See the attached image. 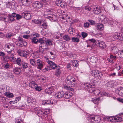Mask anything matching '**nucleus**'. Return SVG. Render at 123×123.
I'll return each mask as SVG.
<instances>
[{
	"mask_svg": "<svg viewBox=\"0 0 123 123\" xmlns=\"http://www.w3.org/2000/svg\"><path fill=\"white\" fill-rule=\"evenodd\" d=\"M65 82L71 87H74L76 85V82L75 79L70 76L67 77Z\"/></svg>",
	"mask_w": 123,
	"mask_h": 123,
	"instance_id": "1",
	"label": "nucleus"
},
{
	"mask_svg": "<svg viewBox=\"0 0 123 123\" xmlns=\"http://www.w3.org/2000/svg\"><path fill=\"white\" fill-rule=\"evenodd\" d=\"M123 116V113L119 114V116ZM122 118L118 115L116 117L111 116L108 118V120L112 122H118L122 121Z\"/></svg>",
	"mask_w": 123,
	"mask_h": 123,
	"instance_id": "2",
	"label": "nucleus"
},
{
	"mask_svg": "<svg viewBox=\"0 0 123 123\" xmlns=\"http://www.w3.org/2000/svg\"><path fill=\"white\" fill-rule=\"evenodd\" d=\"M90 118V121L94 123H99L101 121L100 118L99 116L91 115Z\"/></svg>",
	"mask_w": 123,
	"mask_h": 123,
	"instance_id": "3",
	"label": "nucleus"
},
{
	"mask_svg": "<svg viewBox=\"0 0 123 123\" xmlns=\"http://www.w3.org/2000/svg\"><path fill=\"white\" fill-rule=\"evenodd\" d=\"M47 63L49 64L50 68L54 69H59L60 67L55 64L54 62L48 60L47 61Z\"/></svg>",
	"mask_w": 123,
	"mask_h": 123,
	"instance_id": "4",
	"label": "nucleus"
},
{
	"mask_svg": "<svg viewBox=\"0 0 123 123\" xmlns=\"http://www.w3.org/2000/svg\"><path fill=\"white\" fill-rule=\"evenodd\" d=\"M96 45L102 49L105 48L106 47V45L105 43L104 42L99 40H97L96 43Z\"/></svg>",
	"mask_w": 123,
	"mask_h": 123,
	"instance_id": "5",
	"label": "nucleus"
},
{
	"mask_svg": "<svg viewBox=\"0 0 123 123\" xmlns=\"http://www.w3.org/2000/svg\"><path fill=\"white\" fill-rule=\"evenodd\" d=\"M21 15L23 16H24V18L26 19H30L31 16V13L30 12L25 11L21 13Z\"/></svg>",
	"mask_w": 123,
	"mask_h": 123,
	"instance_id": "6",
	"label": "nucleus"
},
{
	"mask_svg": "<svg viewBox=\"0 0 123 123\" xmlns=\"http://www.w3.org/2000/svg\"><path fill=\"white\" fill-rule=\"evenodd\" d=\"M92 75L96 78H99L101 77V75H102V73L99 72L97 70H95L93 71L92 73Z\"/></svg>",
	"mask_w": 123,
	"mask_h": 123,
	"instance_id": "7",
	"label": "nucleus"
},
{
	"mask_svg": "<svg viewBox=\"0 0 123 123\" xmlns=\"http://www.w3.org/2000/svg\"><path fill=\"white\" fill-rule=\"evenodd\" d=\"M44 63L41 60L39 59L37 60L36 66L38 69L41 70L43 68Z\"/></svg>",
	"mask_w": 123,
	"mask_h": 123,
	"instance_id": "8",
	"label": "nucleus"
},
{
	"mask_svg": "<svg viewBox=\"0 0 123 123\" xmlns=\"http://www.w3.org/2000/svg\"><path fill=\"white\" fill-rule=\"evenodd\" d=\"M102 21L103 23L104 24L108 23L109 25H113V23L112 19L111 18H104L103 20Z\"/></svg>",
	"mask_w": 123,
	"mask_h": 123,
	"instance_id": "9",
	"label": "nucleus"
},
{
	"mask_svg": "<svg viewBox=\"0 0 123 123\" xmlns=\"http://www.w3.org/2000/svg\"><path fill=\"white\" fill-rule=\"evenodd\" d=\"M45 37H43V38H40L38 40V42L40 43L41 44H40L39 47V49L40 50V52L42 53H43V51H42L41 49L42 47H43V44H44V40L45 39Z\"/></svg>",
	"mask_w": 123,
	"mask_h": 123,
	"instance_id": "10",
	"label": "nucleus"
},
{
	"mask_svg": "<svg viewBox=\"0 0 123 123\" xmlns=\"http://www.w3.org/2000/svg\"><path fill=\"white\" fill-rule=\"evenodd\" d=\"M106 84L108 87H112L117 85V83L115 81L112 80L108 81Z\"/></svg>",
	"mask_w": 123,
	"mask_h": 123,
	"instance_id": "11",
	"label": "nucleus"
},
{
	"mask_svg": "<svg viewBox=\"0 0 123 123\" xmlns=\"http://www.w3.org/2000/svg\"><path fill=\"white\" fill-rule=\"evenodd\" d=\"M64 93L62 91L58 92L56 93L55 94V96L56 99H60L63 97Z\"/></svg>",
	"mask_w": 123,
	"mask_h": 123,
	"instance_id": "12",
	"label": "nucleus"
},
{
	"mask_svg": "<svg viewBox=\"0 0 123 123\" xmlns=\"http://www.w3.org/2000/svg\"><path fill=\"white\" fill-rule=\"evenodd\" d=\"M18 52L19 55L22 57H26L28 54L27 51L23 50H18Z\"/></svg>",
	"mask_w": 123,
	"mask_h": 123,
	"instance_id": "13",
	"label": "nucleus"
},
{
	"mask_svg": "<svg viewBox=\"0 0 123 123\" xmlns=\"http://www.w3.org/2000/svg\"><path fill=\"white\" fill-rule=\"evenodd\" d=\"M33 6L34 7L36 8H40L43 7V5L41 2L37 1L33 4Z\"/></svg>",
	"mask_w": 123,
	"mask_h": 123,
	"instance_id": "14",
	"label": "nucleus"
},
{
	"mask_svg": "<svg viewBox=\"0 0 123 123\" xmlns=\"http://www.w3.org/2000/svg\"><path fill=\"white\" fill-rule=\"evenodd\" d=\"M116 59L117 57L116 56L111 55H110V58H108L107 60L110 63H112L114 62Z\"/></svg>",
	"mask_w": 123,
	"mask_h": 123,
	"instance_id": "15",
	"label": "nucleus"
},
{
	"mask_svg": "<svg viewBox=\"0 0 123 123\" xmlns=\"http://www.w3.org/2000/svg\"><path fill=\"white\" fill-rule=\"evenodd\" d=\"M27 101L28 103H31L32 104H35L36 103V100L34 98L30 97L27 98Z\"/></svg>",
	"mask_w": 123,
	"mask_h": 123,
	"instance_id": "16",
	"label": "nucleus"
},
{
	"mask_svg": "<svg viewBox=\"0 0 123 123\" xmlns=\"http://www.w3.org/2000/svg\"><path fill=\"white\" fill-rule=\"evenodd\" d=\"M93 11L96 14H98L101 12L100 9L99 7L95 6L93 8Z\"/></svg>",
	"mask_w": 123,
	"mask_h": 123,
	"instance_id": "17",
	"label": "nucleus"
},
{
	"mask_svg": "<svg viewBox=\"0 0 123 123\" xmlns=\"http://www.w3.org/2000/svg\"><path fill=\"white\" fill-rule=\"evenodd\" d=\"M96 27L97 30H102L104 29L103 24L100 23L97 24Z\"/></svg>",
	"mask_w": 123,
	"mask_h": 123,
	"instance_id": "18",
	"label": "nucleus"
},
{
	"mask_svg": "<svg viewBox=\"0 0 123 123\" xmlns=\"http://www.w3.org/2000/svg\"><path fill=\"white\" fill-rule=\"evenodd\" d=\"M73 95L72 93L70 92H66L65 94L63 97L65 98L68 99L71 98Z\"/></svg>",
	"mask_w": 123,
	"mask_h": 123,
	"instance_id": "19",
	"label": "nucleus"
},
{
	"mask_svg": "<svg viewBox=\"0 0 123 123\" xmlns=\"http://www.w3.org/2000/svg\"><path fill=\"white\" fill-rule=\"evenodd\" d=\"M0 20H2L6 22L9 23L11 22L9 15H8L6 18L2 17L0 15Z\"/></svg>",
	"mask_w": 123,
	"mask_h": 123,
	"instance_id": "20",
	"label": "nucleus"
},
{
	"mask_svg": "<svg viewBox=\"0 0 123 123\" xmlns=\"http://www.w3.org/2000/svg\"><path fill=\"white\" fill-rule=\"evenodd\" d=\"M98 96H108L107 93L104 92V91L102 90H98Z\"/></svg>",
	"mask_w": 123,
	"mask_h": 123,
	"instance_id": "21",
	"label": "nucleus"
},
{
	"mask_svg": "<svg viewBox=\"0 0 123 123\" xmlns=\"http://www.w3.org/2000/svg\"><path fill=\"white\" fill-rule=\"evenodd\" d=\"M13 72L16 74H19L21 72V70L19 68H15L13 69Z\"/></svg>",
	"mask_w": 123,
	"mask_h": 123,
	"instance_id": "22",
	"label": "nucleus"
},
{
	"mask_svg": "<svg viewBox=\"0 0 123 123\" xmlns=\"http://www.w3.org/2000/svg\"><path fill=\"white\" fill-rule=\"evenodd\" d=\"M6 47L10 50H13L14 49V45L12 43H8L6 46Z\"/></svg>",
	"mask_w": 123,
	"mask_h": 123,
	"instance_id": "23",
	"label": "nucleus"
},
{
	"mask_svg": "<svg viewBox=\"0 0 123 123\" xmlns=\"http://www.w3.org/2000/svg\"><path fill=\"white\" fill-rule=\"evenodd\" d=\"M117 92L120 96H123V88H118Z\"/></svg>",
	"mask_w": 123,
	"mask_h": 123,
	"instance_id": "24",
	"label": "nucleus"
},
{
	"mask_svg": "<svg viewBox=\"0 0 123 123\" xmlns=\"http://www.w3.org/2000/svg\"><path fill=\"white\" fill-rule=\"evenodd\" d=\"M100 99L99 97L98 98H92L91 99L90 101L93 102L94 104H97L98 103Z\"/></svg>",
	"mask_w": 123,
	"mask_h": 123,
	"instance_id": "25",
	"label": "nucleus"
},
{
	"mask_svg": "<svg viewBox=\"0 0 123 123\" xmlns=\"http://www.w3.org/2000/svg\"><path fill=\"white\" fill-rule=\"evenodd\" d=\"M53 92V88L50 87L45 90V92L47 93L51 94Z\"/></svg>",
	"mask_w": 123,
	"mask_h": 123,
	"instance_id": "26",
	"label": "nucleus"
},
{
	"mask_svg": "<svg viewBox=\"0 0 123 123\" xmlns=\"http://www.w3.org/2000/svg\"><path fill=\"white\" fill-rule=\"evenodd\" d=\"M37 84L34 81L30 82L29 83V86L33 88H35L36 87Z\"/></svg>",
	"mask_w": 123,
	"mask_h": 123,
	"instance_id": "27",
	"label": "nucleus"
},
{
	"mask_svg": "<svg viewBox=\"0 0 123 123\" xmlns=\"http://www.w3.org/2000/svg\"><path fill=\"white\" fill-rule=\"evenodd\" d=\"M16 45H17L18 46L21 47H22L23 46H26L27 45V43L25 41H23L21 42L20 43L17 44L16 43Z\"/></svg>",
	"mask_w": 123,
	"mask_h": 123,
	"instance_id": "28",
	"label": "nucleus"
},
{
	"mask_svg": "<svg viewBox=\"0 0 123 123\" xmlns=\"http://www.w3.org/2000/svg\"><path fill=\"white\" fill-rule=\"evenodd\" d=\"M5 95L7 97L12 98L14 97V95L12 93L6 92L4 93Z\"/></svg>",
	"mask_w": 123,
	"mask_h": 123,
	"instance_id": "29",
	"label": "nucleus"
},
{
	"mask_svg": "<svg viewBox=\"0 0 123 123\" xmlns=\"http://www.w3.org/2000/svg\"><path fill=\"white\" fill-rule=\"evenodd\" d=\"M71 63H72L73 66L74 67H77L79 65L78 64V61L75 60H72L71 61Z\"/></svg>",
	"mask_w": 123,
	"mask_h": 123,
	"instance_id": "30",
	"label": "nucleus"
},
{
	"mask_svg": "<svg viewBox=\"0 0 123 123\" xmlns=\"http://www.w3.org/2000/svg\"><path fill=\"white\" fill-rule=\"evenodd\" d=\"M44 114L43 110L42 109H39L37 112V114L39 117H41L43 116Z\"/></svg>",
	"mask_w": 123,
	"mask_h": 123,
	"instance_id": "31",
	"label": "nucleus"
},
{
	"mask_svg": "<svg viewBox=\"0 0 123 123\" xmlns=\"http://www.w3.org/2000/svg\"><path fill=\"white\" fill-rule=\"evenodd\" d=\"M91 86V87H89V88H88L89 89L88 91L90 92H93L95 90V89L94 87V84H92Z\"/></svg>",
	"mask_w": 123,
	"mask_h": 123,
	"instance_id": "32",
	"label": "nucleus"
},
{
	"mask_svg": "<svg viewBox=\"0 0 123 123\" xmlns=\"http://www.w3.org/2000/svg\"><path fill=\"white\" fill-rule=\"evenodd\" d=\"M60 68L59 69H56L57 70H56L55 74V75L58 77H59L60 76L61 73V71L60 70Z\"/></svg>",
	"mask_w": 123,
	"mask_h": 123,
	"instance_id": "33",
	"label": "nucleus"
},
{
	"mask_svg": "<svg viewBox=\"0 0 123 123\" xmlns=\"http://www.w3.org/2000/svg\"><path fill=\"white\" fill-rule=\"evenodd\" d=\"M121 35L120 33H115L113 35V37L115 39H119V37Z\"/></svg>",
	"mask_w": 123,
	"mask_h": 123,
	"instance_id": "34",
	"label": "nucleus"
},
{
	"mask_svg": "<svg viewBox=\"0 0 123 123\" xmlns=\"http://www.w3.org/2000/svg\"><path fill=\"white\" fill-rule=\"evenodd\" d=\"M45 42L47 46L51 45H52V41L50 39H47L45 40Z\"/></svg>",
	"mask_w": 123,
	"mask_h": 123,
	"instance_id": "35",
	"label": "nucleus"
},
{
	"mask_svg": "<svg viewBox=\"0 0 123 123\" xmlns=\"http://www.w3.org/2000/svg\"><path fill=\"white\" fill-rule=\"evenodd\" d=\"M5 54L4 52L2 51L0 52V56L1 57V59L3 61H4L6 60L5 57Z\"/></svg>",
	"mask_w": 123,
	"mask_h": 123,
	"instance_id": "36",
	"label": "nucleus"
},
{
	"mask_svg": "<svg viewBox=\"0 0 123 123\" xmlns=\"http://www.w3.org/2000/svg\"><path fill=\"white\" fill-rule=\"evenodd\" d=\"M83 87L86 88H89L92 86L91 85L88 83H86L83 85Z\"/></svg>",
	"mask_w": 123,
	"mask_h": 123,
	"instance_id": "37",
	"label": "nucleus"
},
{
	"mask_svg": "<svg viewBox=\"0 0 123 123\" xmlns=\"http://www.w3.org/2000/svg\"><path fill=\"white\" fill-rule=\"evenodd\" d=\"M32 22L33 23H34L35 24H40L41 23V22L40 20L37 19H34L32 20Z\"/></svg>",
	"mask_w": 123,
	"mask_h": 123,
	"instance_id": "38",
	"label": "nucleus"
},
{
	"mask_svg": "<svg viewBox=\"0 0 123 123\" xmlns=\"http://www.w3.org/2000/svg\"><path fill=\"white\" fill-rule=\"evenodd\" d=\"M30 62L31 64L33 66L36 65L35 61L34 59H31L30 60Z\"/></svg>",
	"mask_w": 123,
	"mask_h": 123,
	"instance_id": "39",
	"label": "nucleus"
},
{
	"mask_svg": "<svg viewBox=\"0 0 123 123\" xmlns=\"http://www.w3.org/2000/svg\"><path fill=\"white\" fill-rule=\"evenodd\" d=\"M16 63L19 66H21L22 64V62L21 59L20 58H18L16 60Z\"/></svg>",
	"mask_w": 123,
	"mask_h": 123,
	"instance_id": "40",
	"label": "nucleus"
},
{
	"mask_svg": "<svg viewBox=\"0 0 123 123\" xmlns=\"http://www.w3.org/2000/svg\"><path fill=\"white\" fill-rule=\"evenodd\" d=\"M112 52L114 54H117L118 53V48L115 46H114L112 47Z\"/></svg>",
	"mask_w": 123,
	"mask_h": 123,
	"instance_id": "41",
	"label": "nucleus"
},
{
	"mask_svg": "<svg viewBox=\"0 0 123 123\" xmlns=\"http://www.w3.org/2000/svg\"><path fill=\"white\" fill-rule=\"evenodd\" d=\"M118 55L121 58H123V50H121L118 51Z\"/></svg>",
	"mask_w": 123,
	"mask_h": 123,
	"instance_id": "42",
	"label": "nucleus"
},
{
	"mask_svg": "<svg viewBox=\"0 0 123 123\" xmlns=\"http://www.w3.org/2000/svg\"><path fill=\"white\" fill-rule=\"evenodd\" d=\"M29 66L28 64L25 62H22V66L23 68L26 69Z\"/></svg>",
	"mask_w": 123,
	"mask_h": 123,
	"instance_id": "43",
	"label": "nucleus"
},
{
	"mask_svg": "<svg viewBox=\"0 0 123 123\" xmlns=\"http://www.w3.org/2000/svg\"><path fill=\"white\" fill-rule=\"evenodd\" d=\"M63 38L64 40L66 41H68L70 40V37L68 35L63 36Z\"/></svg>",
	"mask_w": 123,
	"mask_h": 123,
	"instance_id": "44",
	"label": "nucleus"
},
{
	"mask_svg": "<svg viewBox=\"0 0 123 123\" xmlns=\"http://www.w3.org/2000/svg\"><path fill=\"white\" fill-rule=\"evenodd\" d=\"M72 41L74 42L78 43L79 41V39L77 37H73L72 38Z\"/></svg>",
	"mask_w": 123,
	"mask_h": 123,
	"instance_id": "45",
	"label": "nucleus"
},
{
	"mask_svg": "<svg viewBox=\"0 0 123 123\" xmlns=\"http://www.w3.org/2000/svg\"><path fill=\"white\" fill-rule=\"evenodd\" d=\"M31 41L32 43H36L38 41V40L35 37H33L31 39Z\"/></svg>",
	"mask_w": 123,
	"mask_h": 123,
	"instance_id": "46",
	"label": "nucleus"
},
{
	"mask_svg": "<svg viewBox=\"0 0 123 123\" xmlns=\"http://www.w3.org/2000/svg\"><path fill=\"white\" fill-rule=\"evenodd\" d=\"M66 6V4L63 1H62L61 4L59 5V6H60L62 8H64Z\"/></svg>",
	"mask_w": 123,
	"mask_h": 123,
	"instance_id": "47",
	"label": "nucleus"
},
{
	"mask_svg": "<svg viewBox=\"0 0 123 123\" xmlns=\"http://www.w3.org/2000/svg\"><path fill=\"white\" fill-rule=\"evenodd\" d=\"M13 35V34L12 33H7L6 35V37L8 39L10 38Z\"/></svg>",
	"mask_w": 123,
	"mask_h": 123,
	"instance_id": "48",
	"label": "nucleus"
},
{
	"mask_svg": "<svg viewBox=\"0 0 123 123\" xmlns=\"http://www.w3.org/2000/svg\"><path fill=\"white\" fill-rule=\"evenodd\" d=\"M41 1L43 5V6H45L46 4H48V2L46 0H43Z\"/></svg>",
	"mask_w": 123,
	"mask_h": 123,
	"instance_id": "49",
	"label": "nucleus"
},
{
	"mask_svg": "<svg viewBox=\"0 0 123 123\" xmlns=\"http://www.w3.org/2000/svg\"><path fill=\"white\" fill-rule=\"evenodd\" d=\"M35 90L36 91H40L42 90L40 86H38L37 85L36 87V88H35Z\"/></svg>",
	"mask_w": 123,
	"mask_h": 123,
	"instance_id": "50",
	"label": "nucleus"
},
{
	"mask_svg": "<svg viewBox=\"0 0 123 123\" xmlns=\"http://www.w3.org/2000/svg\"><path fill=\"white\" fill-rule=\"evenodd\" d=\"M89 23L88 22H86L84 24V27L85 28H88L89 26Z\"/></svg>",
	"mask_w": 123,
	"mask_h": 123,
	"instance_id": "51",
	"label": "nucleus"
},
{
	"mask_svg": "<svg viewBox=\"0 0 123 123\" xmlns=\"http://www.w3.org/2000/svg\"><path fill=\"white\" fill-rule=\"evenodd\" d=\"M7 59H9L11 61L13 62L16 59L14 57H8Z\"/></svg>",
	"mask_w": 123,
	"mask_h": 123,
	"instance_id": "52",
	"label": "nucleus"
},
{
	"mask_svg": "<svg viewBox=\"0 0 123 123\" xmlns=\"http://www.w3.org/2000/svg\"><path fill=\"white\" fill-rule=\"evenodd\" d=\"M87 11H90L91 9V8L88 6H86L84 8Z\"/></svg>",
	"mask_w": 123,
	"mask_h": 123,
	"instance_id": "53",
	"label": "nucleus"
},
{
	"mask_svg": "<svg viewBox=\"0 0 123 123\" xmlns=\"http://www.w3.org/2000/svg\"><path fill=\"white\" fill-rule=\"evenodd\" d=\"M49 70V68L48 66L46 67L45 68L42 70V71L43 72H45Z\"/></svg>",
	"mask_w": 123,
	"mask_h": 123,
	"instance_id": "54",
	"label": "nucleus"
},
{
	"mask_svg": "<svg viewBox=\"0 0 123 123\" xmlns=\"http://www.w3.org/2000/svg\"><path fill=\"white\" fill-rule=\"evenodd\" d=\"M52 12L53 10H52L48 9L47 11V12L48 13V14H47L46 13V14L47 15H48L49 14H51L52 13Z\"/></svg>",
	"mask_w": 123,
	"mask_h": 123,
	"instance_id": "55",
	"label": "nucleus"
},
{
	"mask_svg": "<svg viewBox=\"0 0 123 123\" xmlns=\"http://www.w3.org/2000/svg\"><path fill=\"white\" fill-rule=\"evenodd\" d=\"M81 35L83 38H85L87 36V34L86 33L83 32L81 33Z\"/></svg>",
	"mask_w": 123,
	"mask_h": 123,
	"instance_id": "56",
	"label": "nucleus"
},
{
	"mask_svg": "<svg viewBox=\"0 0 123 123\" xmlns=\"http://www.w3.org/2000/svg\"><path fill=\"white\" fill-rule=\"evenodd\" d=\"M121 35H120V36H119V39L118 40H123V33H120Z\"/></svg>",
	"mask_w": 123,
	"mask_h": 123,
	"instance_id": "57",
	"label": "nucleus"
},
{
	"mask_svg": "<svg viewBox=\"0 0 123 123\" xmlns=\"http://www.w3.org/2000/svg\"><path fill=\"white\" fill-rule=\"evenodd\" d=\"M16 123H23V122L20 119H16Z\"/></svg>",
	"mask_w": 123,
	"mask_h": 123,
	"instance_id": "58",
	"label": "nucleus"
},
{
	"mask_svg": "<svg viewBox=\"0 0 123 123\" xmlns=\"http://www.w3.org/2000/svg\"><path fill=\"white\" fill-rule=\"evenodd\" d=\"M40 80L41 81H43V82H46V78L43 77H41Z\"/></svg>",
	"mask_w": 123,
	"mask_h": 123,
	"instance_id": "59",
	"label": "nucleus"
},
{
	"mask_svg": "<svg viewBox=\"0 0 123 123\" xmlns=\"http://www.w3.org/2000/svg\"><path fill=\"white\" fill-rule=\"evenodd\" d=\"M16 19L18 20H19V19H21L22 18V16L21 15L17 14V15L16 17Z\"/></svg>",
	"mask_w": 123,
	"mask_h": 123,
	"instance_id": "60",
	"label": "nucleus"
},
{
	"mask_svg": "<svg viewBox=\"0 0 123 123\" xmlns=\"http://www.w3.org/2000/svg\"><path fill=\"white\" fill-rule=\"evenodd\" d=\"M10 65L9 64L7 63L4 66V68H5L7 69L9 68Z\"/></svg>",
	"mask_w": 123,
	"mask_h": 123,
	"instance_id": "61",
	"label": "nucleus"
},
{
	"mask_svg": "<svg viewBox=\"0 0 123 123\" xmlns=\"http://www.w3.org/2000/svg\"><path fill=\"white\" fill-rule=\"evenodd\" d=\"M21 99V97L20 96L16 97L15 99V101H18Z\"/></svg>",
	"mask_w": 123,
	"mask_h": 123,
	"instance_id": "62",
	"label": "nucleus"
},
{
	"mask_svg": "<svg viewBox=\"0 0 123 123\" xmlns=\"http://www.w3.org/2000/svg\"><path fill=\"white\" fill-rule=\"evenodd\" d=\"M116 75V73H111L109 75V77H114Z\"/></svg>",
	"mask_w": 123,
	"mask_h": 123,
	"instance_id": "63",
	"label": "nucleus"
},
{
	"mask_svg": "<svg viewBox=\"0 0 123 123\" xmlns=\"http://www.w3.org/2000/svg\"><path fill=\"white\" fill-rule=\"evenodd\" d=\"M69 31L70 32L71 34H73V32H74V30L73 28H70L69 29Z\"/></svg>",
	"mask_w": 123,
	"mask_h": 123,
	"instance_id": "64",
	"label": "nucleus"
}]
</instances>
